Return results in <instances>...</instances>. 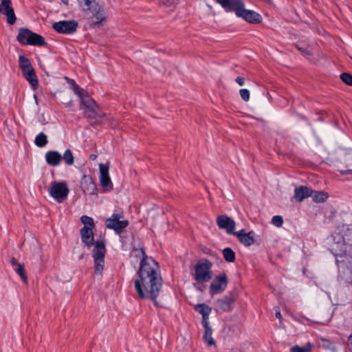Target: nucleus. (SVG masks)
I'll return each instance as SVG.
<instances>
[{
	"mask_svg": "<svg viewBox=\"0 0 352 352\" xmlns=\"http://www.w3.org/2000/svg\"><path fill=\"white\" fill-rule=\"evenodd\" d=\"M143 258L138 272V278L134 280V287L140 299H150L155 306H159L157 298L162 289L163 280L158 263L152 257L146 255L144 250L140 249Z\"/></svg>",
	"mask_w": 352,
	"mask_h": 352,
	"instance_id": "obj_1",
	"label": "nucleus"
},
{
	"mask_svg": "<svg viewBox=\"0 0 352 352\" xmlns=\"http://www.w3.org/2000/svg\"><path fill=\"white\" fill-rule=\"evenodd\" d=\"M75 94L80 98L81 102L80 109L84 111V116L89 120L92 126H97L102 123V120H109L106 113H99V106L91 98L87 91L75 85Z\"/></svg>",
	"mask_w": 352,
	"mask_h": 352,
	"instance_id": "obj_2",
	"label": "nucleus"
},
{
	"mask_svg": "<svg viewBox=\"0 0 352 352\" xmlns=\"http://www.w3.org/2000/svg\"><path fill=\"white\" fill-rule=\"evenodd\" d=\"M16 39L22 45L43 46L45 44V38L42 36L25 28L19 29Z\"/></svg>",
	"mask_w": 352,
	"mask_h": 352,
	"instance_id": "obj_3",
	"label": "nucleus"
},
{
	"mask_svg": "<svg viewBox=\"0 0 352 352\" xmlns=\"http://www.w3.org/2000/svg\"><path fill=\"white\" fill-rule=\"evenodd\" d=\"M80 221L84 224L80 231L82 241L87 247L91 248L95 243L93 232L95 227L94 219L90 217L83 215L80 217Z\"/></svg>",
	"mask_w": 352,
	"mask_h": 352,
	"instance_id": "obj_4",
	"label": "nucleus"
},
{
	"mask_svg": "<svg viewBox=\"0 0 352 352\" xmlns=\"http://www.w3.org/2000/svg\"><path fill=\"white\" fill-rule=\"evenodd\" d=\"M234 6L235 8L233 12L238 17L242 18L245 21L252 24L260 23L262 21L261 16L254 10L245 9V5L241 0L236 3Z\"/></svg>",
	"mask_w": 352,
	"mask_h": 352,
	"instance_id": "obj_5",
	"label": "nucleus"
},
{
	"mask_svg": "<svg viewBox=\"0 0 352 352\" xmlns=\"http://www.w3.org/2000/svg\"><path fill=\"white\" fill-rule=\"evenodd\" d=\"M94 245L95 247L93 251L94 271L96 274H100L104 265L105 243L104 241H96Z\"/></svg>",
	"mask_w": 352,
	"mask_h": 352,
	"instance_id": "obj_6",
	"label": "nucleus"
},
{
	"mask_svg": "<svg viewBox=\"0 0 352 352\" xmlns=\"http://www.w3.org/2000/svg\"><path fill=\"white\" fill-rule=\"evenodd\" d=\"M212 263L208 261L198 263L195 266L194 278L198 283L209 281L212 276L211 272Z\"/></svg>",
	"mask_w": 352,
	"mask_h": 352,
	"instance_id": "obj_7",
	"label": "nucleus"
},
{
	"mask_svg": "<svg viewBox=\"0 0 352 352\" xmlns=\"http://www.w3.org/2000/svg\"><path fill=\"white\" fill-rule=\"evenodd\" d=\"M123 217L124 214L122 212L113 214L106 220V227L113 230L117 234H120L129 225L127 220H120Z\"/></svg>",
	"mask_w": 352,
	"mask_h": 352,
	"instance_id": "obj_8",
	"label": "nucleus"
},
{
	"mask_svg": "<svg viewBox=\"0 0 352 352\" xmlns=\"http://www.w3.org/2000/svg\"><path fill=\"white\" fill-rule=\"evenodd\" d=\"M50 195L58 203L63 202L69 193V189L65 182H54L49 190Z\"/></svg>",
	"mask_w": 352,
	"mask_h": 352,
	"instance_id": "obj_9",
	"label": "nucleus"
},
{
	"mask_svg": "<svg viewBox=\"0 0 352 352\" xmlns=\"http://www.w3.org/2000/svg\"><path fill=\"white\" fill-rule=\"evenodd\" d=\"M78 23L75 20L60 21L52 24V28L58 33L71 34L76 31Z\"/></svg>",
	"mask_w": 352,
	"mask_h": 352,
	"instance_id": "obj_10",
	"label": "nucleus"
},
{
	"mask_svg": "<svg viewBox=\"0 0 352 352\" xmlns=\"http://www.w3.org/2000/svg\"><path fill=\"white\" fill-rule=\"evenodd\" d=\"M228 282V277L225 273L215 276L210 285V295L214 296L224 292L227 288Z\"/></svg>",
	"mask_w": 352,
	"mask_h": 352,
	"instance_id": "obj_11",
	"label": "nucleus"
},
{
	"mask_svg": "<svg viewBox=\"0 0 352 352\" xmlns=\"http://www.w3.org/2000/svg\"><path fill=\"white\" fill-rule=\"evenodd\" d=\"M91 10L93 14L87 19L91 26H98L106 21L105 10L102 6L99 5L98 3H95Z\"/></svg>",
	"mask_w": 352,
	"mask_h": 352,
	"instance_id": "obj_12",
	"label": "nucleus"
},
{
	"mask_svg": "<svg viewBox=\"0 0 352 352\" xmlns=\"http://www.w3.org/2000/svg\"><path fill=\"white\" fill-rule=\"evenodd\" d=\"M100 182L104 191H111L113 189V184L109 175V164H100Z\"/></svg>",
	"mask_w": 352,
	"mask_h": 352,
	"instance_id": "obj_13",
	"label": "nucleus"
},
{
	"mask_svg": "<svg viewBox=\"0 0 352 352\" xmlns=\"http://www.w3.org/2000/svg\"><path fill=\"white\" fill-rule=\"evenodd\" d=\"M0 13L7 18V23L13 25L16 21V16L11 0H1Z\"/></svg>",
	"mask_w": 352,
	"mask_h": 352,
	"instance_id": "obj_14",
	"label": "nucleus"
},
{
	"mask_svg": "<svg viewBox=\"0 0 352 352\" xmlns=\"http://www.w3.org/2000/svg\"><path fill=\"white\" fill-rule=\"evenodd\" d=\"M217 224L221 229H225L228 234L235 233V222L234 221L226 214L219 215L217 218Z\"/></svg>",
	"mask_w": 352,
	"mask_h": 352,
	"instance_id": "obj_15",
	"label": "nucleus"
},
{
	"mask_svg": "<svg viewBox=\"0 0 352 352\" xmlns=\"http://www.w3.org/2000/svg\"><path fill=\"white\" fill-rule=\"evenodd\" d=\"M235 302V298L233 295L230 294L218 299L216 301L217 310H221L224 312L231 311L233 309V304Z\"/></svg>",
	"mask_w": 352,
	"mask_h": 352,
	"instance_id": "obj_16",
	"label": "nucleus"
},
{
	"mask_svg": "<svg viewBox=\"0 0 352 352\" xmlns=\"http://www.w3.org/2000/svg\"><path fill=\"white\" fill-rule=\"evenodd\" d=\"M82 191L87 195H94L97 190L96 186L90 175H83L80 181Z\"/></svg>",
	"mask_w": 352,
	"mask_h": 352,
	"instance_id": "obj_17",
	"label": "nucleus"
},
{
	"mask_svg": "<svg viewBox=\"0 0 352 352\" xmlns=\"http://www.w3.org/2000/svg\"><path fill=\"white\" fill-rule=\"evenodd\" d=\"M234 235L243 245L246 247L253 245L255 242L254 232L252 231L247 233L244 229H242L238 232H235Z\"/></svg>",
	"mask_w": 352,
	"mask_h": 352,
	"instance_id": "obj_18",
	"label": "nucleus"
},
{
	"mask_svg": "<svg viewBox=\"0 0 352 352\" xmlns=\"http://www.w3.org/2000/svg\"><path fill=\"white\" fill-rule=\"evenodd\" d=\"M311 195V189L305 186H300L294 189L295 199L298 202H302L305 199Z\"/></svg>",
	"mask_w": 352,
	"mask_h": 352,
	"instance_id": "obj_19",
	"label": "nucleus"
},
{
	"mask_svg": "<svg viewBox=\"0 0 352 352\" xmlns=\"http://www.w3.org/2000/svg\"><path fill=\"white\" fill-rule=\"evenodd\" d=\"M45 161L50 166H57L62 161V155L56 151H49L45 153Z\"/></svg>",
	"mask_w": 352,
	"mask_h": 352,
	"instance_id": "obj_20",
	"label": "nucleus"
},
{
	"mask_svg": "<svg viewBox=\"0 0 352 352\" xmlns=\"http://www.w3.org/2000/svg\"><path fill=\"white\" fill-rule=\"evenodd\" d=\"M195 310L202 316V324L209 322V316L212 308L205 303L197 304L194 307Z\"/></svg>",
	"mask_w": 352,
	"mask_h": 352,
	"instance_id": "obj_21",
	"label": "nucleus"
},
{
	"mask_svg": "<svg viewBox=\"0 0 352 352\" xmlns=\"http://www.w3.org/2000/svg\"><path fill=\"white\" fill-rule=\"evenodd\" d=\"M10 264L16 273L21 278L23 281L26 283L28 281V276L25 272L24 265L18 263L16 259L14 258H11Z\"/></svg>",
	"mask_w": 352,
	"mask_h": 352,
	"instance_id": "obj_22",
	"label": "nucleus"
},
{
	"mask_svg": "<svg viewBox=\"0 0 352 352\" xmlns=\"http://www.w3.org/2000/svg\"><path fill=\"white\" fill-rule=\"evenodd\" d=\"M23 74V77L29 82L31 87L35 89L38 86V78L34 68L26 71Z\"/></svg>",
	"mask_w": 352,
	"mask_h": 352,
	"instance_id": "obj_23",
	"label": "nucleus"
},
{
	"mask_svg": "<svg viewBox=\"0 0 352 352\" xmlns=\"http://www.w3.org/2000/svg\"><path fill=\"white\" fill-rule=\"evenodd\" d=\"M202 324L205 329V332L204 334V340L207 342L208 345L210 346H212V345H215V341L213 339L212 336V330L210 327L209 322H207L206 324V323Z\"/></svg>",
	"mask_w": 352,
	"mask_h": 352,
	"instance_id": "obj_24",
	"label": "nucleus"
},
{
	"mask_svg": "<svg viewBox=\"0 0 352 352\" xmlns=\"http://www.w3.org/2000/svg\"><path fill=\"white\" fill-rule=\"evenodd\" d=\"M19 67L22 73L33 68L29 58L24 55H20L19 56Z\"/></svg>",
	"mask_w": 352,
	"mask_h": 352,
	"instance_id": "obj_25",
	"label": "nucleus"
},
{
	"mask_svg": "<svg viewBox=\"0 0 352 352\" xmlns=\"http://www.w3.org/2000/svg\"><path fill=\"white\" fill-rule=\"evenodd\" d=\"M318 346L332 351H336V346L332 341L324 338H320L318 340Z\"/></svg>",
	"mask_w": 352,
	"mask_h": 352,
	"instance_id": "obj_26",
	"label": "nucleus"
},
{
	"mask_svg": "<svg viewBox=\"0 0 352 352\" xmlns=\"http://www.w3.org/2000/svg\"><path fill=\"white\" fill-rule=\"evenodd\" d=\"M313 201L316 203L324 202L329 197L327 192L324 191H316L311 189V195Z\"/></svg>",
	"mask_w": 352,
	"mask_h": 352,
	"instance_id": "obj_27",
	"label": "nucleus"
},
{
	"mask_svg": "<svg viewBox=\"0 0 352 352\" xmlns=\"http://www.w3.org/2000/svg\"><path fill=\"white\" fill-rule=\"evenodd\" d=\"M48 142V140H47V135L43 133V132H41L39 133L35 138V140H34V144L38 146V147H43L45 146Z\"/></svg>",
	"mask_w": 352,
	"mask_h": 352,
	"instance_id": "obj_28",
	"label": "nucleus"
},
{
	"mask_svg": "<svg viewBox=\"0 0 352 352\" xmlns=\"http://www.w3.org/2000/svg\"><path fill=\"white\" fill-rule=\"evenodd\" d=\"M224 259L229 263L234 262L236 259L235 252L230 248H226L222 251Z\"/></svg>",
	"mask_w": 352,
	"mask_h": 352,
	"instance_id": "obj_29",
	"label": "nucleus"
},
{
	"mask_svg": "<svg viewBox=\"0 0 352 352\" xmlns=\"http://www.w3.org/2000/svg\"><path fill=\"white\" fill-rule=\"evenodd\" d=\"M78 3L84 11L91 10L95 3H98L95 0H78Z\"/></svg>",
	"mask_w": 352,
	"mask_h": 352,
	"instance_id": "obj_30",
	"label": "nucleus"
},
{
	"mask_svg": "<svg viewBox=\"0 0 352 352\" xmlns=\"http://www.w3.org/2000/svg\"><path fill=\"white\" fill-rule=\"evenodd\" d=\"M344 250L341 253H336V257L349 256L352 258V244L344 243Z\"/></svg>",
	"mask_w": 352,
	"mask_h": 352,
	"instance_id": "obj_31",
	"label": "nucleus"
},
{
	"mask_svg": "<svg viewBox=\"0 0 352 352\" xmlns=\"http://www.w3.org/2000/svg\"><path fill=\"white\" fill-rule=\"evenodd\" d=\"M62 160L65 161V162L69 165L72 166L74 163V158L72 154V152L70 149H67L63 155H62Z\"/></svg>",
	"mask_w": 352,
	"mask_h": 352,
	"instance_id": "obj_32",
	"label": "nucleus"
},
{
	"mask_svg": "<svg viewBox=\"0 0 352 352\" xmlns=\"http://www.w3.org/2000/svg\"><path fill=\"white\" fill-rule=\"evenodd\" d=\"M340 79L347 85L352 86V76L349 73L340 74Z\"/></svg>",
	"mask_w": 352,
	"mask_h": 352,
	"instance_id": "obj_33",
	"label": "nucleus"
},
{
	"mask_svg": "<svg viewBox=\"0 0 352 352\" xmlns=\"http://www.w3.org/2000/svg\"><path fill=\"white\" fill-rule=\"evenodd\" d=\"M272 223L276 227H281L283 223V219L280 215H276L272 217Z\"/></svg>",
	"mask_w": 352,
	"mask_h": 352,
	"instance_id": "obj_34",
	"label": "nucleus"
},
{
	"mask_svg": "<svg viewBox=\"0 0 352 352\" xmlns=\"http://www.w3.org/2000/svg\"><path fill=\"white\" fill-rule=\"evenodd\" d=\"M240 96L241 98L245 101L248 102L250 100V91L247 89H241L239 91Z\"/></svg>",
	"mask_w": 352,
	"mask_h": 352,
	"instance_id": "obj_35",
	"label": "nucleus"
},
{
	"mask_svg": "<svg viewBox=\"0 0 352 352\" xmlns=\"http://www.w3.org/2000/svg\"><path fill=\"white\" fill-rule=\"evenodd\" d=\"M351 162L347 164V168L346 170H341L342 175L352 174V159Z\"/></svg>",
	"mask_w": 352,
	"mask_h": 352,
	"instance_id": "obj_36",
	"label": "nucleus"
},
{
	"mask_svg": "<svg viewBox=\"0 0 352 352\" xmlns=\"http://www.w3.org/2000/svg\"><path fill=\"white\" fill-rule=\"evenodd\" d=\"M313 344L311 342H307L303 347H301L303 352H311L313 349Z\"/></svg>",
	"mask_w": 352,
	"mask_h": 352,
	"instance_id": "obj_37",
	"label": "nucleus"
},
{
	"mask_svg": "<svg viewBox=\"0 0 352 352\" xmlns=\"http://www.w3.org/2000/svg\"><path fill=\"white\" fill-rule=\"evenodd\" d=\"M235 81L240 85V86H243L244 85V78H242V77H240V76H238Z\"/></svg>",
	"mask_w": 352,
	"mask_h": 352,
	"instance_id": "obj_38",
	"label": "nucleus"
},
{
	"mask_svg": "<svg viewBox=\"0 0 352 352\" xmlns=\"http://www.w3.org/2000/svg\"><path fill=\"white\" fill-rule=\"evenodd\" d=\"M347 346L351 352H352V334L348 338Z\"/></svg>",
	"mask_w": 352,
	"mask_h": 352,
	"instance_id": "obj_39",
	"label": "nucleus"
},
{
	"mask_svg": "<svg viewBox=\"0 0 352 352\" xmlns=\"http://www.w3.org/2000/svg\"><path fill=\"white\" fill-rule=\"evenodd\" d=\"M291 352H303L301 347L298 346H294L291 349Z\"/></svg>",
	"mask_w": 352,
	"mask_h": 352,
	"instance_id": "obj_40",
	"label": "nucleus"
},
{
	"mask_svg": "<svg viewBox=\"0 0 352 352\" xmlns=\"http://www.w3.org/2000/svg\"><path fill=\"white\" fill-rule=\"evenodd\" d=\"M276 317L277 318H278L279 320H280L282 318V316H281V314H280V311H276Z\"/></svg>",
	"mask_w": 352,
	"mask_h": 352,
	"instance_id": "obj_41",
	"label": "nucleus"
},
{
	"mask_svg": "<svg viewBox=\"0 0 352 352\" xmlns=\"http://www.w3.org/2000/svg\"><path fill=\"white\" fill-rule=\"evenodd\" d=\"M71 84L72 85L73 90L75 92L74 87H75V85H77V84L76 83V82L74 80H71Z\"/></svg>",
	"mask_w": 352,
	"mask_h": 352,
	"instance_id": "obj_42",
	"label": "nucleus"
},
{
	"mask_svg": "<svg viewBox=\"0 0 352 352\" xmlns=\"http://www.w3.org/2000/svg\"><path fill=\"white\" fill-rule=\"evenodd\" d=\"M71 84L72 85L73 90L75 92L74 87H75V85H77V84L76 83V82L74 80H71Z\"/></svg>",
	"mask_w": 352,
	"mask_h": 352,
	"instance_id": "obj_43",
	"label": "nucleus"
},
{
	"mask_svg": "<svg viewBox=\"0 0 352 352\" xmlns=\"http://www.w3.org/2000/svg\"><path fill=\"white\" fill-rule=\"evenodd\" d=\"M96 157H97V155H91L89 156V159H90L91 160H95L96 159Z\"/></svg>",
	"mask_w": 352,
	"mask_h": 352,
	"instance_id": "obj_44",
	"label": "nucleus"
},
{
	"mask_svg": "<svg viewBox=\"0 0 352 352\" xmlns=\"http://www.w3.org/2000/svg\"><path fill=\"white\" fill-rule=\"evenodd\" d=\"M62 2L65 4V5H68V0H61Z\"/></svg>",
	"mask_w": 352,
	"mask_h": 352,
	"instance_id": "obj_45",
	"label": "nucleus"
},
{
	"mask_svg": "<svg viewBox=\"0 0 352 352\" xmlns=\"http://www.w3.org/2000/svg\"><path fill=\"white\" fill-rule=\"evenodd\" d=\"M72 105V102H69V103H67V107H71Z\"/></svg>",
	"mask_w": 352,
	"mask_h": 352,
	"instance_id": "obj_46",
	"label": "nucleus"
},
{
	"mask_svg": "<svg viewBox=\"0 0 352 352\" xmlns=\"http://www.w3.org/2000/svg\"><path fill=\"white\" fill-rule=\"evenodd\" d=\"M349 283L352 286V280L349 282Z\"/></svg>",
	"mask_w": 352,
	"mask_h": 352,
	"instance_id": "obj_47",
	"label": "nucleus"
}]
</instances>
